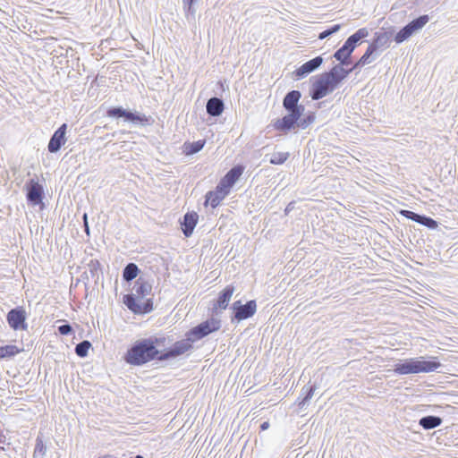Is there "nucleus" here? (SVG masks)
I'll list each match as a JSON object with an SVG mask.
<instances>
[{
  "label": "nucleus",
  "instance_id": "39448f33",
  "mask_svg": "<svg viewBox=\"0 0 458 458\" xmlns=\"http://www.w3.org/2000/svg\"><path fill=\"white\" fill-rule=\"evenodd\" d=\"M368 30L365 28L358 30L354 34L350 36L344 46L335 53L336 60L342 64H346L348 58L355 48L356 43L368 36Z\"/></svg>",
  "mask_w": 458,
  "mask_h": 458
},
{
  "label": "nucleus",
  "instance_id": "c756f323",
  "mask_svg": "<svg viewBox=\"0 0 458 458\" xmlns=\"http://www.w3.org/2000/svg\"><path fill=\"white\" fill-rule=\"evenodd\" d=\"M340 25L339 24H336L335 26H333L331 29H328L323 32H321L319 35H318V38L319 39H324L326 38L327 37L330 36L331 34L336 32L339 30L340 29Z\"/></svg>",
  "mask_w": 458,
  "mask_h": 458
},
{
  "label": "nucleus",
  "instance_id": "cd10ccee",
  "mask_svg": "<svg viewBox=\"0 0 458 458\" xmlns=\"http://www.w3.org/2000/svg\"><path fill=\"white\" fill-rule=\"evenodd\" d=\"M90 347L91 344L89 341H83L77 344L75 352L80 357H86Z\"/></svg>",
  "mask_w": 458,
  "mask_h": 458
},
{
  "label": "nucleus",
  "instance_id": "473e14b6",
  "mask_svg": "<svg viewBox=\"0 0 458 458\" xmlns=\"http://www.w3.org/2000/svg\"><path fill=\"white\" fill-rule=\"evenodd\" d=\"M61 335H67L72 331V327L69 325H63L58 327Z\"/></svg>",
  "mask_w": 458,
  "mask_h": 458
},
{
  "label": "nucleus",
  "instance_id": "4c0bfd02",
  "mask_svg": "<svg viewBox=\"0 0 458 458\" xmlns=\"http://www.w3.org/2000/svg\"><path fill=\"white\" fill-rule=\"evenodd\" d=\"M269 428V422L268 421H265L263 422L261 425H260V429L261 430H266Z\"/></svg>",
  "mask_w": 458,
  "mask_h": 458
},
{
  "label": "nucleus",
  "instance_id": "393cba45",
  "mask_svg": "<svg viewBox=\"0 0 458 458\" xmlns=\"http://www.w3.org/2000/svg\"><path fill=\"white\" fill-rule=\"evenodd\" d=\"M419 423L423 428L431 429L440 426L442 419L436 416H427L421 418Z\"/></svg>",
  "mask_w": 458,
  "mask_h": 458
},
{
  "label": "nucleus",
  "instance_id": "a211bd4d",
  "mask_svg": "<svg viewBox=\"0 0 458 458\" xmlns=\"http://www.w3.org/2000/svg\"><path fill=\"white\" fill-rule=\"evenodd\" d=\"M233 293L234 287L233 285H227L226 287H225L224 290L219 293L216 302L214 303V310H225Z\"/></svg>",
  "mask_w": 458,
  "mask_h": 458
},
{
  "label": "nucleus",
  "instance_id": "72a5a7b5",
  "mask_svg": "<svg viewBox=\"0 0 458 458\" xmlns=\"http://www.w3.org/2000/svg\"><path fill=\"white\" fill-rule=\"evenodd\" d=\"M35 452H39L41 454L45 453V446L43 445L42 440H40V439L37 440V445H36Z\"/></svg>",
  "mask_w": 458,
  "mask_h": 458
},
{
  "label": "nucleus",
  "instance_id": "b1692460",
  "mask_svg": "<svg viewBox=\"0 0 458 458\" xmlns=\"http://www.w3.org/2000/svg\"><path fill=\"white\" fill-rule=\"evenodd\" d=\"M205 143L206 141L204 140L194 142H185L183 144V153L187 156L193 155L201 150Z\"/></svg>",
  "mask_w": 458,
  "mask_h": 458
},
{
  "label": "nucleus",
  "instance_id": "9d476101",
  "mask_svg": "<svg viewBox=\"0 0 458 458\" xmlns=\"http://www.w3.org/2000/svg\"><path fill=\"white\" fill-rule=\"evenodd\" d=\"M244 167L241 165L233 166L220 180L219 184L222 185L229 192L233 184L239 180L243 174Z\"/></svg>",
  "mask_w": 458,
  "mask_h": 458
},
{
  "label": "nucleus",
  "instance_id": "20e7f679",
  "mask_svg": "<svg viewBox=\"0 0 458 458\" xmlns=\"http://www.w3.org/2000/svg\"><path fill=\"white\" fill-rule=\"evenodd\" d=\"M221 327L220 320L216 318H210L208 319L198 326L192 327L188 333H187V338L182 339V341H187L189 344V348L187 349V352L190 351L192 348V343L195 341H198L208 335L218 331Z\"/></svg>",
  "mask_w": 458,
  "mask_h": 458
},
{
  "label": "nucleus",
  "instance_id": "5701e85b",
  "mask_svg": "<svg viewBox=\"0 0 458 458\" xmlns=\"http://www.w3.org/2000/svg\"><path fill=\"white\" fill-rule=\"evenodd\" d=\"M22 349L13 344L0 346V360L12 358L21 353Z\"/></svg>",
  "mask_w": 458,
  "mask_h": 458
},
{
  "label": "nucleus",
  "instance_id": "bb28decb",
  "mask_svg": "<svg viewBox=\"0 0 458 458\" xmlns=\"http://www.w3.org/2000/svg\"><path fill=\"white\" fill-rule=\"evenodd\" d=\"M288 152L274 153L270 158V163L273 165H282L288 159Z\"/></svg>",
  "mask_w": 458,
  "mask_h": 458
},
{
  "label": "nucleus",
  "instance_id": "9b49d317",
  "mask_svg": "<svg viewBox=\"0 0 458 458\" xmlns=\"http://www.w3.org/2000/svg\"><path fill=\"white\" fill-rule=\"evenodd\" d=\"M25 319V312L23 310L21 309L11 310L7 314L8 324L14 330H25L27 328Z\"/></svg>",
  "mask_w": 458,
  "mask_h": 458
},
{
  "label": "nucleus",
  "instance_id": "ddd939ff",
  "mask_svg": "<svg viewBox=\"0 0 458 458\" xmlns=\"http://www.w3.org/2000/svg\"><path fill=\"white\" fill-rule=\"evenodd\" d=\"M109 117H124L131 122H139L141 123H148V119L145 115H138L131 112H127L121 107H114L107 110Z\"/></svg>",
  "mask_w": 458,
  "mask_h": 458
},
{
  "label": "nucleus",
  "instance_id": "a878e982",
  "mask_svg": "<svg viewBox=\"0 0 458 458\" xmlns=\"http://www.w3.org/2000/svg\"><path fill=\"white\" fill-rule=\"evenodd\" d=\"M138 274H139L138 267L134 263H130L125 267V268L123 270V276L124 280L131 281V280L136 278Z\"/></svg>",
  "mask_w": 458,
  "mask_h": 458
},
{
  "label": "nucleus",
  "instance_id": "1a4fd4ad",
  "mask_svg": "<svg viewBox=\"0 0 458 458\" xmlns=\"http://www.w3.org/2000/svg\"><path fill=\"white\" fill-rule=\"evenodd\" d=\"M301 115V112H289V114L284 115L283 118L275 121L273 127L276 131L286 132L293 129L295 124L298 125L297 123Z\"/></svg>",
  "mask_w": 458,
  "mask_h": 458
},
{
  "label": "nucleus",
  "instance_id": "f3484780",
  "mask_svg": "<svg viewBox=\"0 0 458 458\" xmlns=\"http://www.w3.org/2000/svg\"><path fill=\"white\" fill-rule=\"evenodd\" d=\"M43 198V187L38 182L31 180L27 192V199L34 205L39 204Z\"/></svg>",
  "mask_w": 458,
  "mask_h": 458
},
{
  "label": "nucleus",
  "instance_id": "aec40b11",
  "mask_svg": "<svg viewBox=\"0 0 458 458\" xmlns=\"http://www.w3.org/2000/svg\"><path fill=\"white\" fill-rule=\"evenodd\" d=\"M134 295L137 298L148 297L151 294L152 285L145 279L139 278L134 284Z\"/></svg>",
  "mask_w": 458,
  "mask_h": 458
},
{
  "label": "nucleus",
  "instance_id": "7ed1b4c3",
  "mask_svg": "<svg viewBox=\"0 0 458 458\" xmlns=\"http://www.w3.org/2000/svg\"><path fill=\"white\" fill-rule=\"evenodd\" d=\"M440 367L441 363L436 357L429 360H424L421 357L420 359H408L395 364L394 371L399 375L428 373L436 371Z\"/></svg>",
  "mask_w": 458,
  "mask_h": 458
},
{
  "label": "nucleus",
  "instance_id": "dca6fc26",
  "mask_svg": "<svg viewBox=\"0 0 458 458\" xmlns=\"http://www.w3.org/2000/svg\"><path fill=\"white\" fill-rule=\"evenodd\" d=\"M323 62L322 57L317 56L301 65L294 71V75L297 79H301L305 75L312 72L316 69H318Z\"/></svg>",
  "mask_w": 458,
  "mask_h": 458
},
{
  "label": "nucleus",
  "instance_id": "423d86ee",
  "mask_svg": "<svg viewBox=\"0 0 458 458\" xmlns=\"http://www.w3.org/2000/svg\"><path fill=\"white\" fill-rule=\"evenodd\" d=\"M123 303L134 314L142 315L152 311L153 301L151 298H137L132 294L123 296Z\"/></svg>",
  "mask_w": 458,
  "mask_h": 458
},
{
  "label": "nucleus",
  "instance_id": "2f4dec72",
  "mask_svg": "<svg viewBox=\"0 0 458 458\" xmlns=\"http://www.w3.org/2000/svg\"><path fill=\"white\" fill-rule=\"evenodd\" d=\"M315 120V115L314 114H309L308 116H306L304 119H302L299 123H298V126L299 127H301V128H306L308 125H310V123H312Z\"/></svg>",
  "mask_w": 458,
  "mask_h": 458
},
{
  "label": "nucleus",
  "instance_id": "6ab92c4d",
  "mask_svg": "<svg viewBox=\"0 0 458 458\" xmlns=\"http://www.w3.org/2000/svg\"><path fill=\"white\" fill-rule=\"evenodd\" d=\"M199 216L196 212H188L183 216L182 230L186 237H190L198 223Z\"/></svg>",
  "mask_w": 458,
  "mask_h": 458
},
{
  "label": "nucleus",
  "instance_id": "f8f14e48",
  "mask_svg": "<svg viewBox=\"0 0 458 458\" xmlns=\"http://www.w3.org/2000/svg\"><path fill=\"white\" fill-rule=\"evenodd\" d=\"M66 129L67 125L64 123L55 131L47 146L49 152L55 153L58 151L63 145L65 144Z\"/></svg>",
  "mask_w": 458,
  "mask_h": 458
},
{
  "label": "nucleus",
  "instance_id": "4468645a",
  "mask_svg": "<svg viewBox=\"0 0 458 458\" xmlns=\"http://www.w3.org/2000/svg\"><path fill=\"white\" fill-rule=\"evenodd\" d=\"M228 194L229 191L218 183L214 191H210L206 194L205 205H210L215 208Z\"/></svg>",
  "mask_w": 458,
  "mask_h": 458
},
{
  "label": "nucleus",
  "instance_id": "6e6552de",
  "mask_svg": "<svg viewBox=\"0 0 458 458\" xmlns=\"http://www.w3.org/2000/svg\"><path fill=\"white\" fill-rule=\"evenodd\" d=\"M233 309L234 310V319L242 321L252 317L257 311L256 301H249L245 304H241L240 301L233 303Z\"/></svg>",
  "mask_w": 458,
  "mask_h": 458
},
{
  "label": "nucleus",
  "instance_id": "e433bc0d",
  "mask_svg": "<svg viewBox=\"0 0 458 458\" xmlns=\"http://www.w3.org/2000/svg\"><path fill=\"white\" fill-rule=\"evenodd\" d=\"M313 393H314V388L311 387L310 390H309V393L308 394L306 395L304 401H307L308 399L311 398L312 395H313Z\"/></svg>",
  "mask_w": 458,
  "mask_h": 458
},
{
  "label": "nucleus",
  "instance_id": "4be33fe9",
  "mask_svg": "<svg viewBox=\"0 0 458 458\" xmlns=\"http://www.w3.org/2000/svg\"><path fill=\"white\" fill-rule=\"evenodd\" d=\"M224 110V104L222 100L217 98H210L207 103V112L213 116H217L222 114Z\"/></svg>",
  "mask_w": 458,
  "mask_h": 458
},
{
  "label": "nucleus",
  "instance_id": "7c9ffc66",
  "mask_svg": "<svg viewBox=\"0 0 458 458\" xmlns=\"http://www.w3.org/2000/svg\"><path fill=\"white\" fill-rule=\"evenodd\" d=\"M400 214L402 216H403L404 217L411 219L412 221H415V222H417L419 220L418 218H420V215H418L412 211H410V210H401Z\"/></svg>",
  "mask_w": 458,
  "mask_h": 458
},
{
  "label": "nucleus",
  "instance_id": "2eb2a0df",
  "mask_svg": "<svg viewBox=\"0 0 458 458\" xmlns=\"http://www.w3.org/2000/svg\"><path fill=\"white\" fill-rule=\"evenodd\" d=\"M300 98L301 92L298 90H292L284 97L283 106L289 112H301V114L303 107L298 106Z\"/></svg>",
  "mask_w": 458,
  "mask_h": 458
},
{
  "label": "nucleus",
  "instance_id": "c85d7f7f",
  "mask_svg": "<svg viewBox=\"0 0 458 458\" xmlns=\"http://www.w3.org/2000/svg\"><path fill=\"white\" fill-rule=\"evenodd\" d=\"M417 223L423 225L430 229H436L437 227V222L431 217L424 216L420 215V218Z\"/></svg>",
  "mask_w": 458,
  "mask_h": 458
},
{
  "label": "nucleus",
  "instance_id": "f257e3e1",
  "mask_svg": "<svg viewBox=\"0 0 458 458\" xmlns=\"http://www.w3.org/2000/svg\"><path fill=\"white\" fill-rule=\"evenodd\" d=\"M165 337H149L136 341L128 349L124 360L133 366H141L152 360H167L187 352L189 344L187 341H177L173 347L160 351L158 347L164 345Z\"/></svg>",
  "mask_w": 458,
  "mask_h": 458
},
{
  "label": "nucleus",
  "instance_id": "412c9836",
  "mask_svg": "<svg viewBox=\"0 0 458 458\" xmlns=\"http://www.w3.org/2000/svg\"><path fill=\"white\" fill-rule=\"evenodd\" d=\"M386 35H384V34L378 35V36L376 38L375 41L368 47V48H367L366 52H365V53H364V55L360 58V60L356 63V64L354 65V67H353V68H355V67H357V66H359V65H364V64H368V63H369V56H370L374 52H376V51H377V47H378V45H377V44H378L379 42H381L383 39H386Z\"/></svg>",
  "mask_w": 458,
  "mask_h": 458
},
{
  "label": "nucleus",
  "instance_id": "0eeeda50",
  "mask_svg": "<svg viewBox=\"0 0 458 458\" xmlns=\"http://www.w3.org/2000/svg\"><path fill=\"white\" fill-rule=\"evenodd\" d=\"M428 21V15H422L407 24L394 37L396 43H402L409 38L415 31L421 29Z\"/></svg>",
  "mask_w": 458,
  "mask_h": 458
},
{
  "label": "nucleus",
  "instance_id": "c9c22d12",
  "mask_svg": "<svg viewBox=\"0 0 458 458\" xmlns=\"http://www.w3.org/2000/svg\"><path fill=\"white\" fill-rule=\"evenodd\" d=\"M183 3L188 6V9L191 10L194 0H183Z\"/></svg>",
  "mask_w": 458,
  "mask_h": 458
},
{
  "label": "nucleus",
  "instance_id": "f03ea898",
  "mask_svg": "<svg viewBox=\"0 0 458 458\" xmlns=\"http://www.w3.org/2000/svg\"><path fill=\"white\" fill-rule=\"evenodd\" d=\"M349 71L343 67L334 66L329 72L317 76L311 84L310 97L313 100H318L333 92L338 85L346 78Z\"/></svg>",
  "mask_w": 458,
  "mask_h": 458
},
{
  "label": "nucleus",
  "instance_id": "f704fd0d",
  "mask_svg": "<svg viewBox=\"0 0 458 458\" xmlns=\"http://www.w3.org/2000/svg\"><path fill=\"white\" fill-rule=\"evenodd\" d=\"M83 221H84V226H85V231L86 233L89 234V225H88V217H87V214H84L83 216Z\"/></svg>",
  "mask_w": 458,
  "mask_h": 458
},
{
  "label": "nucleus",
  "instance_id": "58836bf2",
  "mask_svg": "<svg viewBox=\"0 0 458 458\" xmlns=\"http://www.w3.org/2000/svg\"><path fill=\"white\" fill-rule=\"evenodd\" d=\"M99 458H114V457H112L111 455H104V456L99 457Z\"/></svg>",
  "mask_w": 458,
  "mask_h": 458
}]
</instances>
